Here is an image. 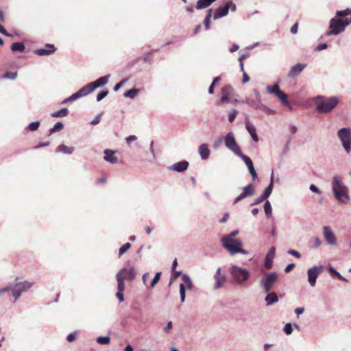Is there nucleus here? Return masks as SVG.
<instances>
[{
    "label": "nucleus",
    "mask_w": 351,
    "mask_h": 351,
    "mask_svg": "<svg viewBox=\"0 0 351 351\" xmlns=\"http://www.w3.org/2000/svg\"><path fill=\"white\" fill-rule=\"evenodd\" d=\"M140 93V90L138 88H136L135 87L132 88H130L128 90H126L124 94H123V96L125 97H127V98H130V99H134V97Z\"/></svg>",
    "instance_id": "obj_32"
},
{
    "label": "nucleus",
    "mask_w": 351,
    "mask_h": 351,
    "mask_svg": "<svg viewBox=\"0 0 351 351\" xmlns=\"http://www.w3.org/2000/svg\"><path fill=\"white\" fill-rule=\"evenodd\" d=\"M328 271L332 276L336 278L339 280L347 282L348 280L343 277L335 268H334L331 265H329L328 267Z\"/></svg>",
    "instance_id": "obj_29"
},
{
    "label": "nucleus",
    "mask_w": 351,
    "mask_h": 351,
    "mask_svg": "<svg viewBox=\"0 0 351 351\" xmlns=\"http://www.w3.org/2000/svg\"><path fill=\"white\" fill-rule=\"evenodd\" d=\"M12 287L11 282H9L6 286L0 289V295L6 292L12 291Z\"/></svg>",
    "instance_id": "obj_59"
},
{
    "label": "nucleus",
    "mask_w": 351,
    "mask_h": 351,
    "mask_svg": "<svg viewBox=\"0 0 351 351\" xmlns=\"http://www.w3.org/2000/svg\"><path fill=\"white\" fill-rule=\"evenodd\" d=\"M125 271L122 272V276L125 277V280H128L129 281H132L136 277V272L134 267H131L128 269L125 267Z\"/></svg>",
    "instance_id": "obj_28"
},
{
    "label": "nucleus",
    "mask_w": 351,
    "mask_h": 351,
    "mask_svg": "<svg viewBox=\"0 0 351 351\" xmlns=\"http://www.w3.org/2000/svg\"><path fill=\"white\" fill-rule=\"evenodd\" d=\"M239 233V230L232 231L229 234L223 236L222 238H226L227 241L234 239L233 237H236Z\"/></svg>",
    "instance_id": "obj_56"
},
{
    "label": "nucleus",
    "mask_w": 351,
    "mask_h": 351,
    "mask_svg": "<svg viewBox=\"0 0 351 351\" xmlns=\"http://www.w3.org/2000/svg\"><path fill=\"white\" fill-rule=\"evenodd\" d=\"M351 23V8L337 10L335 16L329 21L326 36H337L343 32Z\"/></svg>",
    "instance_id": "obj_1"
},
{
    "label": "nucleus",
    "mask_w": 351,
    "mask_h": 351,
    "mask_svg": "<svg viewBox=\"0 0 351 351\" xmlns=\"http://www.w3.org/2000/svg\"><path fill=\"white\" fill-rule=\"evenodd\" d=\"M17 77V72H13V71H6L3 75V77L5 79H10L12 80H14Z\"/></svg>",
    "instance_id": "obj_49"
},
{
    "label": "nucleus",
    "mask_w": 351,
    "mask_h": 351,
    "mask_svg": "<svg viewBox=\"0 0 351 351\" xmlns=\"http://www.w3.org/2000/svg\"><path fill=\"white\" fill-rule=\"evenodd\" d=\"M233 88L230 84H226L221 88L222 95H230L233 92Z\"/></svg>",
    "instance_id": "obj_47"
},
{
    "label": "nucleus",
    "mask_w": 351,
    "mask_h": 351,
    "mask_svg": "<svg viewBox=\"0 0 351 351\" xmlns=\"http://www.w3.org/2000/svg\"><path fill=\"white\" fill-rule=\"evenodd\" d=\"M322 229L326 242L331 246L336 245L337 243V237L332 228L328 226H324Z\"/></svg>",
    "instance_id": "obj_12"
},
{
    "label": "nucleus",
    "mask_w": 351,
    "mask_h": 351,
    "mask_svg": "<svg viewBox=\"0 0 351 351\" xmlns=\"http://www.w3.org/2000/svg\"><path fill=\"white\" fill-rule=\"evenodd\" d=\"M57 48L53 45L47 43L45 48H40L34 51V53L39 56H47L54 53Z\"/></svg>",
    "instance_id": "obj_13"
},
{
    "label": "nucleus",
    "mask_w": 351,
    "mask_h": 351,
    "mask_svg": "<svg viewBox=\"0 0 351 351\" xmlns=\"http://www.w3.org/2000/svg\"><path fill=\"white\" fill-rule=\"evenodd\" d=\"M287 253L290 255L295 256L297 258H300L302 256L301 254L298 251L293 249H289L287 251Z\"/></svg>",
    "instance_id": "obj_63"
},
{
    "label": "nucleus",
    "mask_w": 351,
    "mask_h": 351,
    "mask_svg": "<svg viewBox=\"0 0 351 351\" xmlns=\"http://www.w3.org/2000/svg\"><path fill=\"white\" fill-rule=\"evenodd\" d=\"M224 141V136H221L217 139H216L213 143V147L215 149H217L222 143V141Z\"/></svg>",
    "instance_id": "obj_64"
},
{
    "label": "nucleus",
    "mask_w": 351,
    "mask_h": 351,
    "mask_svg": "<svg viewBox=\"0 0 351 351\" xmlns=\"http://www.w3.org/2000/svg\"><path fill=\"white\" fill-rule=\"evenodd\" d=\"M266 90L269 94L275 95L280 99L282 105L287 106L291 110L293 109V107L288 99L287 95L280 89L278 83L268 85L266 87Z\"/></svg>",
    "instance_id": "obj_5"
},
{
    "label": "nucleus",
    "mask_w": 351,
    "mask_h": 351,
    "mask_svg": "<svg viewBox=\"0 0 351 351\" xmlns=\"http://www.w3.org/2000/svg\"><path fill=\"white\" fill-rule=\"evenodd\" d=\"M109 93V90L107 88H104L100 90L97 95V101H101L103 99H104Z\"/></svg>",
    "instance_id": "obj_46"
},
{
    "label": "nucleus",
    "mask_w": 351,
    "mask_h": 351,
    "mask_svg": "<svg viewBox=\"0 0 351 351\" xmlns=\"http://www.w3.org/2000/svg\"><path fill=\"white\" fill-rule=\"evenodd\" d=\"M179 292L180 296V301L182 303L184 302L186 299V286L184 283H180L179 285Z\"/></svg>",
    "instance_id": "obj_41"
},
{
    "label": "nucleus",
    "mask_w": 351,
    "mask_h": 351,
    "mask_svg": "<svg viewBox=\"0 0 351 351\" xmlns=\"http://www.w3.org/2000/svg\"><path fill=\"white\" fill-rule=\"evenodd\" d=\"M241 104H246L249 106H250L251 108L254 109V106H255V104H256V100L252 99L249 98V97H246L245 99L241 101Z\"/></svg>",
    "instance_id": "obj_53"
},
{
    "label": "nucleus",
    "mask_w": 351,
    "mask_h": 351,
    "mask_svg": "<svg viewBox=\"0 0 351 351\" xmlns=\"http://www.w3.org/2000/svg\"><path fill=\"white\" fill-rule=\"evenodd\" d=\"M278 274L276 271L265 272L260 280V285L263 288L265 293L271 291L273 285L277 282Z\"/></svg>",
    "instance_id": "obj_6"
},
{
    "label": "nucleus",
    "mask_w": 351,
    "mask_h": 351,
    "mask_svg": "<svg viewBox=\"0 0 351 351\" xmlns=\"http://www.w3.org/2000/svg\"><path fill=\"white\" fill-rule=\"evenodd\" d=\"M115 151L106 149L104 151V159L105 161L108 162L111 164H115L118 161V158L114 156Z\"/></svg>",
    "instance_id": "obj_21"
},
{
    "label": "nucleus",
    "mask_w": 351,
    "mask_h": 351,
    "mask_svg": "<svg viewBox=\"0 0 351 351\" xmlns=\"http://www.w3.org/2000/svg\"><path fill=\"white\" fill-rule=\"evenodd\" d=\"M40 125V122L39 121H36L30 123L28 124V125L26 127V130L27 131H36Z\"/></svg>",
    "instance_id": "obj_40"
},
{
    "label": "nucleus",
    "mask_w": 351,
    "mask_h": 351,
    "mask_svg": "<svg viewBox=\"0 0 351 351\" xmlns=\"http://www.w3.org/2000/svg\"><path fill=\"white\" fill-rule=\"evenodd\" d=\"M110 77V75L108 74L106 75L98 78L97 80L94 82H90L93 90H95L97 88L106 85L108 82Z\"/></svg>",
    "instance_id": "obj_18"
},
{
    "label": "nucleus",
    "mask_w": 351,
    "mask_h": 351,
    "mask_svg": "<svg viewBox=\"0 0 351 351\" xmlns=\"http://www.w3.org/2000/svg\"><path fill=\"white\" fill-rule=\"evenodd\" d=\"M274 186L271 184H268V186L264 189L262 194L261 195L265 199H267L271 195L273 191Z\"/></svg>",
    "instance_id": "obj_42"
},
{
    "label": "nucleus",
    "mask_w": 351,
    "mask_h": 351,
    "mask_svg": "<svg viewBox=\"0 0 351 351\" xmlns=\"http://www.w3.org/2000/svg\"><path fill=\"white\" fill-rule=\"evenodd\" d=\"M322 244V241L319 237H315L313 244L309 243L308 246L310 248H318Z\"/></svg>",
    "instance_id": "obj_52"
},
{
    "label": "nucleus",
    "mask_w": 351,
    "mask_h": 351,
    "mask_svg": "<svg viewBox=\"0 0 351 351\" xmlns=\"http://www.w3.org/2000/svg\"><path fill=\"white\" fill-rule=\"evenodd\" d=\"M323 265H315L307 270L308 282L311 287H315L319 275L324 271Z\"/></svg>",
    "instance_id": "obj_10"
},
{
    "label": "nucleus",
    "mask_w": 351,
    "mask_h": 351,
    "mask_svg": "<svg viewBox=\"0 0 351 351\" xmlns=\"http://www.w3.org/2000/svg\"><path fill=\"white\" fill-rule=\"evenodd\" d=\"M69 114V110L66 108H63L58 111L53 112L51 114L52 117H65Z\"/></svg>",
    "instance_id": "obj_35"
},
{
    "label": "nucleus",
    "mask_w": 351,
    "mask_h": 351,
    "mask_svg": "<svg viewBox=\"0 0 351 351\" xmlns=\"http://www.w3.org/2000/svg\"><path fill=\"white\" fill-rule=\"evenodd\" d=\"M93 89L90 83L87 84L80 90H78L76 93H75V95H77V99L80 97H85L89 95L90 93L93 92Z\"/></svg>",
    "instance_id": "obj_25"
},
{
    "label": "nucleus",
    "mask_w": 351,
    "mask_h": 351,
    "mask_svg": "<svg viewBox=\"0 0 351 351\" xmlns=\"http://www.w3.org/2000/svg\"><path fill=\"white\" fill-rule=\"evenodd\" d=\"M337 136L342 146L347 153L351 151V130L350 128H342L337 132Z\"/></svg>",
    "instance_id": "obj_7"
},
{
    "label": "nucleus",
    "mask_w": 351,
    "mask_h": 351,
    "mask_svg": "<svg viewBox=\"0 0 351 351\" xmlns=\"http://www.w3.org/2000/svg\"><path fill=\"white\" fill-rule=\"evenodd\" d=\"M247 169L250 176H252V180L255 181L256 179H258V175L255 170L254 165L249 166Z\"/></svg>",
    "instance_id": "obj_51"
},
{
    "label": "nucleus",
    "mask_w": 351,
    "mask_h": 351,
    "mask_svg": "<svg viewBox=\"0 0 351 351\" xmlns=\"http://www.w3.org/2000/svg\"><path fill=\"white\" fill-rule=\"evenodd\" d=\"M19 278L16 277L14 282H11L12 287V294L14 298V302H16L23 293L27 292L33 285L32 282L28 280L18 282Z\"/></svg>",
    "instance_id": "obj_4"
},
{
    "label": "nucleus",
    "mask_w": 351,
    "mask_h": 351,
    "mask_svg": "<svg viewBox=\"0 0 351 351\" xmlns=\"http://www.w3.org/2000/svg\"><path fill=\"white\" fill-rule=\"evenodd\" d=\"M237 244L238 245V247L237 249L233 250V249L229 247L230 248V254L231 255H235L238 253H241L243 254H249V252L247 250L242 248V245H243L242 242H237Z\"/></svg>",
    "instance_id": "obj_30"
},
{
    "label": "nucleus",
    "mask_w": 351,
    "mask_h": 351,
    "mask_svg": "<svg viewBox=\"0 0 351 351\" xmlns=\"http://www.w3.org/2000/svg\"><path fill=\"white\" fill-rule=\"evenodd\" d=\"M182 280L186 283V288L187 287L189 289H192L193 288V282L188 274H182Z\"/></svg>",
    "instance_id": "obj_39"
},
{
    "label": "nucleus",
    "mask_w": 351,
    "mask_h": 351,
    "mask_svg": "<svg viewBox=\"0 0 351 351\" xmlns=\"http://www.w3.org/2000/svg\"><path fill=\"white\" fill-rule=\"evenodd\" d=\"M77 99V95H75V94L73 93V95H71L69 97H67L65 99H64L63 101H62L60 104H67L69 102H71V101H75Z\"/></svg>",
    "instance_id": "obj_58"
},
{
    "label": "nucleus",
    "mask_w": 351,
    "mask_h": 351,
    "mask_svg": "<svg viewBox=\"0 0 351 351\" xmlns=\"http://www.w3.org/2000/svg\"><path fill=\"white\" fill-rule=\"evenodd\" d=\"M212 8H210L206 11V15L203 21L206 30H208L210 27V19L212 17Z\"/></svg>",
    "instance_id": "obj_34"
},
{
    "label": "nucleus",
    "mask_w": 351,
    "mask_h": 351,
    "mask_svg": "<svg viewBox=\"0 0 351 351\" xmlns=\"http://www.w3.org/2000/svg\"><path fill=\"white\" fill-rule=\"evenodd\" d=\"M228 14V8H226L224 4L223 6L217 8L213 13V18L214 20H217L222 17H224Z\"/></svg>",
    "instance_id": "obj_20"
},
{
    "label": "nucleus",
    "mask_w": 351,
    "mask_h": 351,
    "mask_svg": "<svg viewBox=\"0 0 351 351\" xmlns=\"http://www.w3.org/2000/svg\"><path fill=\"white\" fill-rule=\"evenodd\" d=\"M182 274V273L181 271H176V270H175V271H172V274H171V278H170L169 285H171V283L173 281H174L177 278H178Z\"/></svg>",
    "instance_id": "obj_60"
},
{
    "label": "nucleus",
    "mask_w": 351,
    "mask_h": 351,
    "mask_svg": "<svg viewBox=\"0 0 351 351\" xmlns=\"http://www.w3.org/2000/svg\"><path fill=\"white\" fill-rule=\"evenodd\" d=\"M314 101L317 102L315 109L319 113H329L339 103V99L337 96H331L326 97L323 95H317L313 98Z\"/></svg>",
    "instance_id": "obj_3"
},
{
    "label": "nucleus",
    "mask_w": 351,
    "mask_h": 351,
    "mask_svg": "<svg viewBox=\"0 0 351 351\" xmlns=\"http://www.w3.org/2000/svg\"><path fill=\"white\" fill-rule=\"evenodd\" d=\"M306 66L307 64L301 62L297 63L296 64L293 65V66L291 67L288 73V77L291 79L297 77L306 67Z\"/></svg>",
    "instance_id": "obj_14"
},
{
    "label": "nucleus",
    "mask_w": 351,
    "mask_h": 351,
    "mask_svg": "<svg viewBox=\"0 0 351 351\" xmlns=\"http://www.w3.org/2000/svg\"><path fill=\"white\" fill-rule=\"evenodd\" d=\"M255 193V186L252 183H249L243 188L241 193L237 196L233 201V204H236L240 201L247 197H251Z\"/></svg>",
    "instance_id": "obj_11"
},
{
    "label": "nucleus",
    "mask_w": 351,
    "mask_h": 351,
    "mask_svg": "<svg viewBox=\"0 0 351 351\" xmlns=\"http://www.w3.org/2000/svg\"><path fill=\"white\" fill-rule=\"evenodd\" d=\"M331 187L334 197L338 202L343 204H347L349 202L348 188L338 175L333 177Z\"/></svg>",
    "instance_id": "obj_2"
},
{
    "label": "nucleus",
    "mask_w": 351,
    "mask_h": 351,
    "mask_svg": "<svg viewBox=\"0 0 351 351\" xmlns=\"http://www.w3.org/2000/svg\"><path fill=\"white\" fill-rule=\"evenodd\" d=\"M127 81H128V80H127V79H123V80H122L121 82H119L117 83V84L114 86V87H113V90H114V91H115V92L118 91V90L121 88V87L122 86H123V85L125 84V82H126Z\"/></svg>",
    "instance_id": "obj_61"
},
{
    "label": "nucleus",
    "mask_w": 351,
    "mask_h": 351,
    "mask_svg": "<svg viewBox=\"0 0 351 351\" xmlns=\"http://www.w3.org/2000/svg\"><path fill=\"white\" fill-rule=\"evenodd\" d=\"M10 49L12 51H20L23 53L25 50V44L22 42H16L12 44Z\"/></svg>",
    "instance_id": "obj_31"
},
{
    "label": "nucleus",
    "mask_w": 351,
    "mask_h": 351,
    "mask_svg": "<svg viewBox=\"0 0 351 351\" xmlns=\"http://www.w3.org/2000/svg\"><path fill=\"white\" fill-rule=\"evenodd\" d=\"M189 166V162L187 160H183L174 163L173 165L169 167L168 169L178 173H182L188 169Z\"/></svg>",
    "instance_id": "obj_15"
},
{
    "label": "nucleus",
    "mask_w": 351,
    "mask_h": 351,
    "mask_svg": "<svg viewBox=\"0 0 351 351\" xmlns=\"http://www.w3.org/2000/svg\"><path fill=\"white\" fill-rule=\"evenodd\" d=\"M221 242L222 243L223 247L228 250V252L230 253V248L232 249H237L238 247V245L237 244V242H242L240 239H233L227 241L226 238H221Z\"/></svg>",
    "instance_id": "obj_19"
},
{
    "label": "nucleus",
    "mask_w": 351,
    "mask_h": 351,
    "mask_svg": "<svg viewBox=\"0 0 351 351\" xmlns=\"http://www.w3.org/2000/svg\"><path fill=\"white\" fill-rule=\"evenodd\" d=\"M231 274L233 279L239 284L245 282L250 278V271L247 269L237 265L231 267Z\"/></svg>",
    "instance_id": "obj_8"
},
{
    "label": "nucleus",
    "mask_w": 351,
    "mask_h": 351,
    "mask_svg": "<svg viewBox=\"0 0 351 351\" xmlns=\"http://www.w3.org/2000/svg\"><path fill=\"white\" fill-rule=\"evenodd\" d=\"M212 0H198L195 8L197 10H202L209 7L213 3Z\"/></svg>",
    "instance_id": "obj_33"
},
{
    "label": "nucleus",
    "mask_w": 351,
    "mask_h": 351,
    "mask_svg": "<svg viewBox=\"0 0 351 351\" xmlns=\"http://www.w3.org/2000/svg\"><path fill=\"white\" fill-rule=\"evenodd\" d=\"M224 143L226 147L231 150L235 155L241 152L240 147L238 145L232 132H229L224 136Z\"/></svg>",
    "instance_id": "obj_9"
},
{
    "label": "nucleus",
    "mask_w": 351,
    "mask_h": 351,
    "mask_svg": "<svg viewBox=\"0 0 351 351\" xmlns=\"http://www.w3.org/2000/svg\"><path fill=\"white\" fill-rule=\"evenodd\" d=\"M267 293V295L265 298V301L267 306H271L278 302L279 298L276 293L269 292Z\"/></svg>",
    "instance_id": "obj_26"
},
{
    "label": "nucleus",
    "mask_w": 351,
    "mask_h": 351,
    "mask_svg": "<svg viewBox=\"0 0 351 351\" xmlns=\"http://www.w3.org/2000/svg\"><path fill=\"white\" fill-rule=\"evenodd\" d=\"M263 208L266 217L267 218H270L272 215V207L269 200H266L265 202Z\"/></svg>",
    "instance_id": "obj_36"
},
{
    "label": "nucleus",
    "mask_w": 351,
    "mask_h": 351,
    "mask_svg": "<svg viewBox=\"0 0 351 351\" xmlns=\"http://www.w3.org/2000/svg\"><path fill=\"white\" fill-rule=\"evenodd\" d=\"M74 150H75L74 147H68V146L65 145L64 144H61V145H58L56 149L57 152H61V153H63L64 154H68V155L72 154L73 153Z\"/></svg>",
    "instance_id": "obj_27"
},
{
    "label": "nucleus",
    "mask_w": 351,
    "mask_h": 351,
    "mask_svg": "<svg viewBox=\"0 0 351 351\" xmlns=\"http://www.w3.org/2000/svg\"><path fill=\"white\" fill-rule=\"evenodd\" d=\"M284 332L289 335L293 332V326L291 323H287L283 327Z\"/></svg>",
    "instance_id": "obj_54"
},
{
    "label": "nucleus",
    "mask_w": 351,
    "mask_h": 351,
    "mask_svg": "<svg viewBox=\"0 0 351 351\" xmlns=\"http://www.w3.org/2000/svg\"><path fill=\"white\" fill-rule=\"evenodd\" d=\"M247 169L250 176H252V180L255 181L256 179H258V175L255 170L254 165L249 166Z\"/></svg>",
    "instance_id": "obj_50"
},
{
    "label": "nucleus",
    "mask_w": 351,
    "mask_h": 351,
    "mask_svg": "<svg viewBox=\"0 0 351 351\" xmlns=\"http://www.w3.org/2000/svg\"><path fill=\"white\" fill-rule=\"evenodd\" d=\"M274 186L271 184H268V186L264 189L262 194L261 195L265 199H267L271 195L273 191Z\"/></svg>",
    "instance_id": "obj_43"
},
{
    "label": "nucleus",
    "mask_w": 351,
    "mask_h": 351,
    "mask_svg": "<svg viewBox=\"0 0 351 351\" xmlns=\"http://www.w3.org/2000/svg\"><path fill=\"white\" fill-rule=\"evenodd\" d=\"M198 152L200 155L202 160H207L210 154V150L207 143H202L199 146Z\"/></svg>",
    "instance_id": "obj_23"
},
{
    "label": "nucleus",
    "mask_w": 351,
    "mask_h": 351,
    "mask_svg": "<svg viewBox=\"0 0 351 351\" xmlns=\"http://www.w3.org/2000/svg\"><path fill=\"white\" fill-rule=\"evenodd\" d=\"M274 186L271 184H268V186L264 189L262 194L261 195L265 199H267L271 195L273 191Z\"/></svg>",
    "instance_id": "obj_44"
},
{
    "label": "nucleus",
    "mask_w": 351,
    "mask_h": 351,
    "mask_svg": "<svg viewBox=\"0 0 351 351\" xmlns=\"http://www.w3.org/2000/svg\"><path fill=\"white\" fill-rule=\"evenodd\" d=\"M131 246L132 245L130 243H126L123 245L119 250V257H121L123 254H125L131 247Z\"/></svg>",
    "instance_id": "obj_48"
},
{
    "label": "nucleus",
    "mask_w": 351,
    "mask_h": 351,
    "mask_svg": "<svg viewBox=\"0 0 351 351\" xmlns=\"http://www.w3.org/2000/svg\"><path fill=\"white\" fill-rule=\"evenodd\" d=\"M125 271V268L121 269L116 275V278L117 281V291H124L125 285V277L122 276V272Z\"/></svg>",
    "instance_id": "obj_22"
},
{
    "label": "nucleus",
    "mask_w": 351,
    "mask_h": 351,
    "mask_svg": "<svg viewBox=\"0 0 351 351\" xmlns=\"http://www.w3.org/2000/svg\"><path fill=\"white\" fill-rule=\"evenodd\" d=\"M96 341L100 345H108L110 343V338L109 336H99Z\"/></svg>",
    "instance_id": "obj_45"
},
{
    "label": "nucleus",
    "mask_w": 351,
    "mask_h": 351,
    "mask_svg": "<svg viewBox=\"0 0 351 351\" xmlns=\"http://www.w3.org/2000/svg\"><path fill=\"white\" fill-rule=\"evenodd\" d=\"M221 267L217 268L215 275L214 278L215 280V284L214 285L215 289H219L221 288L224 282L226 281V276L221 273Z\"/></svg>",
    "instance_id": "obj_16"
},
{
    "label": "nucleus",
    "mask_w": 351,
    "mask_h": 351,
    "mask_svg": "<svg viewBox=\"0 0 351 351\" xmlns=\"http://www.w3.org/2000/svg\"><path fill=\"white\" fill-rule=\"evenodd\" d=\"M161 274H162V272L161 271H158V272H156L154 277L153 278V279L152 280L149 286H147V287L148 289H152L154 288L156 285L159 282L160 279V277H161Z\"/></svg>",
    "instance_id": "obj_37"
},
{
    "label": "nucleus",
    "mask_w": 351,
    "mask_h": 351,
    "mask_svg": "<svg viewBox=\"0 0 351 351\" xmlns=\"http://www.w3.org/2000/svg\"><path fill=\"white\" fill-rule=\"evenodd\" d=\"M245 129L250 134L252 139L254 142L258 141V136L256 133V130L255 126L248 120L245 121Z\"/></svg>",
    "instance_id": "obj_24"
},
{
    "label": "nucleus",
    "mask_w": 351,
    "mask_h": 351,
    "mask_svg": "<svg viewBox=\"0 0 351 351\" xmlns=\"http://www.w3.org/2000/svg\"><path fill=\"white\" fill-rule=\"evenodd\" d=\"M237 156H239L243 160V162L246 165L247 167H249V166L254 165L252 159L248 156L243 154L242 152L241 153H239L237 155Z\"/></svg>",
    "instance_id": "obj_38"
},
{
    "label": "nucleus",
    "mask_w": 351,
    "mask_h": 351,
    "mask_svg": "<svg viewBox=\"0 0 351 351\" xmlns=\"http://www.w3.org/2000/svg\"><path fill=\"white\" fill-rule=\"evenodd\" d=\"M53 128L56 132H60L64 128V124L61 121H58L55 123Z\"/></svg>",
    "instance_id": "obj_62"
},
{
    "label": "nucleus",
    "mask_w": 351,
    "mask_h": 351,
    "mask_svg": "<svg viewBox=\"0 0 351 351\" xmlns=\"http://www.w3.org/2000/svg\"><path fill=\"white\" fill-rule=\"evenodd\" d=\"M226 8H228V11L231 10L232 12H235L237 10V5L236 4L232 1H228L225 3Z\"/></svg>",
    "instance_id": "obj_57"
},
{
    "label": "nucleus",
    "mask_w": 351,
    "mask_h": 351,
    "mask_svg": "<svg viewBox=\"0 0 351 351\" xmlns=\"http://www.w3.org/2000/svg\"><path fill=\"white\" fill-rule=\"evenodd\" d=\"M239 114V111L236 109H233L228 114V121L230 123H232L237 117V115Z\"/></svg>",
    "instance_id": "obj_55"
},
{
    "label": "nucleus",
    "mask_w": 351,
    "mask_h": 351,
    "mask_svg": "<svg viewBox=\"0 0 351 351\" xmlns=\"http://www.w3.org/2000/svg\"><path fill=\"white\" fill-rule=\"evenodd\" d=\"M276 248L271 247L265 257L264 265L266 269H270L272 267L273 261L275 256Z\"/></svg>",
    "instance_id": "obj_17"
}]
</instances>
